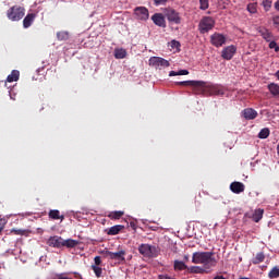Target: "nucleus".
Returning <instances> with one entry per match:
<instances>
[{
  "label": "nucleus",
  "mask_w": 279,
  "mask_h": 279,
  "mask_svg": "<svg viewBox=\"0 0 279 279\" xmlns=\"http://www.w3.org/2000/svg\"><path fill=\"white\" fill-rule=\"evenodd\" d=\"M178 86H192L196 95H206V93H211V95H223V88L218 85H210L204 81H182L177 83Z\"/></svg>",
  "instance_id": "f257e3e1"
},
{
  "label": "nucleus",
  "mask_w": 279,
  "mask_h": 279,
  "mask_svg": "<svg viewBox=\"0 0 279 279\" xmlns=\"http://www.w3.org/2000/svg\"><path fill=\"white\" fill-rule=\"evenodd\" d=\"M214 252H195L192 256V263L194 265H204L206 269L215 267L217 265V259H215Z\"/></svg>",
  "instance_id": "f03ea898"
},
{
  "label": "nucleus",
  "mask_w": 279,
  "mask_h": 279,
  "mask_svg": "<svg viewBox=\"0 0 279 279\" xmlns=\"http://www.w3.org/2000/svg\"><path fill=\"white\" fill-rule=\"evenodd\" d=\"M9 21H21L25 16V8L13 5L7 11Z\"/></svg>",
  "instance_id": "7ed1b4c3"
},
{
  "label": "nucleus",
  "mask_w": 279,
  "mask_h": 279,
  "mask_svg": "<svg viewBox=\"0 0 279 279\" xmlns=\"http://www.w3.org/2000/svg\"><path fill=\"white\" fill-rule=\"evenodd\" d=\"M215 28V19L210 16H205L201 20L198 24V29L202 34H208L210 29Z\"/></svg>",
  "instance_id": "20e7f679"
},
{
  "label": "nucleus",
  "mask_w": 279,
  "mask_h": 279,
  "mask_svg": "<svg viewBox=\"0 0 279 279\" xmlns=\"http://www.w3.org/2000/svg\"><path fill=\"white\" fill-rule=\"evenodd\" d=\"M105 258H110V260H118V263H125V250H120L118 252H110L108 250H104L101 252Z\"/></svg>",
  "instance_id": "39448f33"
},
{
  "label": "nucleus",
  "mask_w": 279,
  "mask_h": 279,
  "mask_svg": "<svg viewBox=\"0 0 279 279\" xmlns=\"http://www.w3.org/2000/svg\"><path fill=\"white\" fill-rule=\"evenodd\" d=\"M149 65L154 66V69H169V66H171V63H169L168 60H166L162 57H151L149 59Z\"/></svg>",
  "instance_id": "423d86ee"
},
{
  "label": "nucleus",
  "mask_w": 279,
  "mask_h": 279,
  "mask_svg": "<svg viewBox=\"0 0 279 279\" xmlns=\"http://www.w3.org/2000/svg\"><path fill=\"white\" fill-rule=\"evenodd\" d=\"M165 16L169 23H174V25H180L182 23V17L180 13L173 9H166Z\"/></svg>",
  "instance_id": "0eeeda50"
},
{
  "label": "nucleus",
  "mask_w": 279,
  "mask_h": 279,
  "mask_svg": "<svg viewBox=\"0 0 279 279\" xmlns=\"http://www.w3.org/2000/svg\"><path fill=\"white\" fill-rule=\"evenodd\" d=\"M210 43L214 47H223V44L226 43V36L220 33H215L210 36Z\"/></svg>",
  "instance_id": "6e6552de"
},
{
  "label": "nucleus",
  "mask_w": 279,
  "mask_h": 279,
  "mask_svg": "<svg viewBox=\"0 0 279 279\" xmlns=\"http://www.w3.org/2000/svg\"><path fill=\"white\" fill-rule=\"evenodd\" d=\"M134 14L140 21H147V19H149V10L145 7L135 8Z\"/></svg>",
  "instance_id": "1a4fd4ad"
},
{
  "label": "nucleus",
  "mask_w": 279,
  "mask_h": 279,
  "mask_svg": "<svg viewBox=\"0 0 279 279\" xmlns=\"http://www.w3.org/2000/svg\"><path fill=\"white\" fill-rule=\"evenodd\" d=\"M138 252L143 256H153L154 252H156V246L150 244H141L138 246Z\"/></svg>",
  "instance_id": "9d476101"
},
{
  "label": "nucleus",
  "mask_w": 279,
  "mask_h": 279,
  "mask_svg": "<svg viewBox=\"0 0 279 279\" xmlns=\"http://www.w3.org/2000/svg\"><path fill=\"white\" fill-rule=\"evenodd\" d=\"M62 243H63L62 236H58V235L50 236L47 241V245H49V247H57L58 250L62 247Z\"/></svg>",
  "instance_id": "9b49d317"
},
{
  "label": "nucleus",
  "mask_w": 279,
  "mask_h": 279,
  "mask_svg": "<svg viewBox=\"0 0 279 279\" xmlns=\"http://www.w3.org/2000/svg\"><path fill=\"white\" fill-rule=\"evenodd\" d=\"M234 53H236V47L234 45L228 46L222 50V58L223 60H232Z\"/></svg>",
  "instance_id": "f8f14e48"
},
{
  "label": "nucleus",
  "mask_w": 279,
  "mask_h": 279,
  "mask_svg": "<svg viewBox=\"0 0 279 279\" xmlns=\"http://www.w3.org/2000/svg\"><path fill=\"white\" fill-rule=\"evenodd\" d=\"M242 117H244L246 121H254V119L258 117V111L253 108H246L242 111Z\"/></svg>",
  "instance_id": "ddd939ff"
},
{
  "label": "nucleus",
  "mask_w": 279,
  "mask_h": 279,
  "mask_svg": "<svg viewBox=\"0 0 279 279\" xmlns=\"http://www.w3.org/2000/svg\"><path fill=\"white\" fill-rule=\"evenodd\" d=\"M151 21L157 27H167V22L165 21V15H162V13H155L151 16Z\"/></svg>",
  "instance_id": "4468645a"
},
{
  "label": "nucleus",
  "mask_w": 279,
  "mask_h": 279,
  "mask_svg": "<svg viewBox=\"0 0 279 279\" xmlns=\"http://www.w3.org/2000/svg\"><path fill=\"white\" fill-rule=\"evenodd\" d=\"M230 191L235 195H240V193H243L245 191V184L239 181H234L230 184Z\"/></svg>",
  "instance_id": "2eb2a0df"
},
{
  "label": "nucleus",
  "mask_w": 279,
  "mask_h": 279,
  "mask_svg": "<svg viewBox=\"0 0 279 279\" xmlns=\"http://www.w3.org/2000/svg\"><path fill=\"white\" fill-rule=\"evenodd\" d=\"M258 33L260 34L262 38L266 40V43H271V40H274V34L271 33V31L265 27H259Z\"/></svg>",
  "instance_id": "dca6fc26"
},
{
  "label": "nucleus",
  "mask_w": 279,
  "mask_h": 279,
  "mask_svg": "<svg viewBox=\"0 0 279 279\" xmlns=\"http://www.w3.org/2000/svg\"><path fill=\"white\" fill-rule=\"evenodd\" d=\"M34 21H36V13H28L23 20L24 29L32 27Z\"/></svg>",
  "instance_id": "f3484780"
},
{
  "label": "nucleus",
  "mask_w": 279,
  "mask_h": 279,
  "mask_svg": "<svg viewBox=\"0 0 279 279\" xmlns=\"http://www.w3.org/2000/svg\"><path fill=\"white\" fill-rule=\"evenodd\" d=\"M125 226L123 225H116L109 229L106 230L107 234L109 236H116V234H119V232H121V230H124Z\"/></svg>",
  "instance_id": "a211bd4d"
},
{
  "label": "nucleus",
  "mask_w": 279,
  "mask_h": 279,
  "mask_svg": "<svg viewBox=\"0 0 279 279\" xmlns=\"http://www.w3.org/2000/svg\"><path fill=\"white\" fill-rule=\"evenodd\" d=\"M263 215H265V209H263V208L255 209L252 215L253 221H255V223H258V221H260V219H263Z\"/></svg>",
  "instance_id": "6ab92c4d"
},
{
  "label": "nucleus",
  "mask_w": 279,
  "mask_h": 279,
  "mask_svg": "<svg viewBox=\"0 0 279 279\" xmlns=\"http://www.w3.org/2000/svg\"><path fill=\"white\" fill-rule=\"evenodd\" d=\"M78 244L80 242H77L76 240L68 239V240H63L62 247L73 248V247H77Z\"/></svg>",
  "instance_id": "aec40b11"
},
{
  "label": "nucleus",
  "mask_w": 279,
  "mask_h": 279,
  "mask_svg": "<svg viewBox=\"0 0 279 279\" xmlns=\"http://www.w3.org/2000/svg\"><path fill=\"white\" fill-rule=\"evenodd\" d=\"M269 93L274 96V97H278L279 95V85L276 83H270L267 86Z\"/></svg>",
  "instance_id": "412c9836"
},
{
  "label": "nucleus",
  "mask_w": 279,
  "mask_h": 279,
  "mask_svg": "<svg viewBox=\"0 0 279 279\" xmlns=\"http://www.w3.org/2000/svg\"><path fill=\"white\" fill-rule=\"evenodd\" d=\"M21 76V72L17 70H13L11 74L7 77V82L12 83V82H19V77Z\"/></svg>",
  "instance_id": "4be33fe9"
},
{
  "label": "nucleus",
  "mask_w": 279,
  "mask_h": 279,
  "mask_svg": "<svg viewBox=\"0 0 279 279\" xmlns=\"http://www.w3.org/2000/svg\"><path fill=\"white\" fill-rule=\"evenodd\" d=\"M265 262V253H257L256 256L252 259L253 265H260Z\"/></svg>",
  "instance_id": "5701e85b"
},
{
  "label": "nucleus",
  "mask_w": 279,
  "mask_h": 279,
  "mask_svg": "<svg viewBox=\"0 0 279 279\" xmlns=\"http://www.w3.org/2000/svg\"><path fill=\"white\" fill-rule=\"evenodd\" d=\"M48 215L50 219H61V221H64V216H60V210L58 209H51Z\"/></svg>",
  "instance_id": "b1692460"
},
{
  "label": "nucleus",
  "mask_w": 279,
  "mask_h": 279,
  "mask_svg": "<svg viewBox=\"0 0 279 279\" xmlns=\"http://www.w3.org/2000/svg\"><path fill=\"white\" fill-rule=\"evenodd\" d=\"M125 56H128V52L125 51V49H116L114 58L117 60H123V58H125Z\"/></svg>",
  "instance_id": "393cba45"
},
{
  "label": "nucleus",
  "mask_w": 279,
  "mask_h": 279,
  "mask_svg": "<svg viewBox=\"0 0 279 279\" xmlns=\"http://www.w3.org/2000/svg\"><path fill=\"white\" fill-rule=\"evenodd\" d=\"M187 266L186 264H184V262H180V260H174V270L175 271H184V269H186Z\"/></svg>",
  "instance_id": "a878e982"
},
{
  "label": "nucleus",
  "mask_w": 279,
  "mask_h": 279,
  "mask_svg": "<svg viewBox=\"0 0 279 279\" xmlns=\"http://www.w3.org/2000/svg\"><path fill=\"white\" fill-rule=\"evenodd\" d=\"M258 4L257 3H248L247 4V12H250V14H256L258 12Z\"/></svg>",
  "instance_id": "bb28decb"
},
{
  "label": "nucleus",
  "mask_w": 279,
  "mask_h": 279,
  "mask_svg": "<svg viewBox=\"0 0 279 279\" xmlns=\"http://www.w3.org/2000/svg\"><path fill=\"white\" fill-rule=\"evenodd\" d=\"M268 278L270 279H276L279 278V268L275 266L269 272H268Z\"/></svg>",
  "instance_id": "cd10ccee"
},
{
  "label": "nucleus",
  "mask_w": 279,
  "mask_h": 279,
  "mask_svg": "<svg viewBox=\"0 0 279 279\" xmlns=\"http://www.w3.org/2000/svg\"><path fill=\"white\" fill-rule=\"evenodd\" d=\"M123 215H125V213L123 211H111L108 217L109 219H121V217H123Z\"/></svg>",
  "instance_id": "c85d7f7f"
},
{
  "label": "nucleus",
  "mask_w": 279,
  "mask_h": 279,
  "mask_svg": "<svg viewBox=\"0 0 279 279\" xmlns=\"http://www.w3.org/2000/svg\"><path fill=\"white\" fill-rule=\"evenodd\" d=\"M177 75H189V70H180L178 72H175V71L169 72L170 77H175Z\"/></svg>",
  "instance_id": "c756f323"
},
{
  "label": "nucleus",
  "mask_w": 279,
  "mask_h": 279,
  "mask_svg": "<svg viewBox=\"0 0 279 279\" xmlns=\"http://www.w3.org/2000/svg\"><path fill=\"white\" fill-rule=\"evenodd\" d=\"M269 134H270V131L269 129L265 128V129H262L260 132L258 133V138H269Z\"/></svg>",
  "instance_id": "7c9ffc66"
},
{
  "label": "nucleus",
  "mask_w": 279,
  "mask_h": 279,
  "mask_svg": "<svg viewBox=\"0 0 279 279\" xmlns=\"http://www.w3.org/2000/svg\"><path fill=\"white\" fill-rule=\"evenodd\" d=\"M92 269L96 276V278H101V275L104 274V269L99 266H92Z\"/></svg>",
  "instance_id": "2f4dec72"
},
{
  "label": "nucleus",
  "mask_w": 279,
  "mask_h": 279,
  "mask_svg": "<svg viewBox=\"0 0 279 279\" xmlns=\"http://www.w3.org/2000/svg\"><path fill=\"white\" fill-rule=\"evenodd\" d=\"M11 234H15L17 236H23L25 234H27V230H23V229H12L11 230Z\"/></svg>",
  "instance_id": "473e14b6"
},
{
  "label": "nucleus",
  "mask_w": 279,
  "mask_h": 279,
  "mask_svg": "<svg viewBox=\"0 0 279 279\" xmlns=\"http://www.w3.org/2000/svg\"><path fill=\"white\" fill-rule=\"evenodd\" d=\"M58 40H69V33L66 32H58L57 33Z\"/></svg>",
  "instance_id": "72a5a7b5"
},
{
  "label": "nucleus",
  "mask_w": 279,
  "mask_h": 279,
  "mask_svg": "<svg viewBox=\"0 0 279 279\" xmlns=\"http://www.w3.org/2000/svg\"><path fill=\"white\" fill-rule=\"evenodd\" d=\"M271 0H263L262 5L266 12H269L271 10Z\"/></svg>",
  "instance_id": "f704fd0d"
},
{
  "label": "nucleus",
  "mask_w": 279,
  "mask_h": 279,
  "mask_svg": "<svg viewBox=\"0 0 279 279\" xmlns=\"http://www.w3.org/2000/svg\"><path fill=\"white\" fill-rule=\"evenodd\" d=\"M269 49H275L276 53H278L279 47H278V44L276 43V40L272 39L269 41Z\"/></svg>",
  "instance_id": "c9c22d12"
},
{
  "label": "nucleus",
  "mask_w": 279,
  "mask_h": 279,
  "mask_svg": "<svg viewBox=\"0 0 279 279\" xmlns=\"http://www.w3.org/2000/svg\"><path fill=\"white\" fill-rule=\"evenodd\" d=\"M199 4L201 10H208L209 8L208 0H199Z\"/></svg>",
  "instance_id": "e433bc0d"
},
{
  "label": "nucleus",
  "mask_w": 279,
  "mask_h": 279,
  "mask_svg": "<svg viewBox=\"0 0 279 279\" xmlns=\"http://www.w3.org/2000/svg\"><path fill=\"white\" fill-rule=\"evenodd\" d=\"M170 47H171V49H180V41H178L175 39L171 40Z\"/></svg>",
  "instance_id": "4c0bfd02"
},
{
  "label": "nucleus",
  "mask_w": 279,
  "mask_h": 279,
  "mask_svg": "<svg viewBox=\"0 0 279 279\" xmlns=\"http://www.w3.org/2000/svg\"><path fill=\"white\" fill-rule=\"evenodd\" d=\"M191 274H202V268H199L198 266H192L190 268Z\"/></svg>",
  "instance_id": "58836bf2"
},
{
  "label": "nucleus",
  "mask_w": 279,
  "mask_h": 279,
  "mask_svg": "<svg viewBox=\"0 0 279 279\" xmlns=\"http://www.w3.org/2000/svg\"><path fill=\"white\" fill-rule=\"evenodd\" d=\"M95 265H92V267H99V265H101V257L100 256H96L94 258Z\"/></svg>",
  "instance_id": "ea45409f"
},
{
  "label": "nucleus",
  "mask_w": 279,
  "mask_h": 279,
  "mask_svg": "<svg viewBox=\"0 0 279 279\" xmlns=\"http://www.w3.org/2000/svg\"><path fill=\"white\" fill-rule=\"evenodd\" d=\"M169 0H154L155 5H165Z\"/></svg>",
  "instance_id": "a19ab883"
},
{
  "label": "nucleus",
  "mask_w": 279,
  "mask_h": 279,
  "mask_svg": "<svg viewBox=\"0 0 279 279\" xmlns=\"http://www.w3.org/2000/svg\"><path fill=\"white\" fill-rule=\"evenodd\" d=\"M159 279H175V278L169 275H159Z\"/></svg>",
  "instance_id": "79ce46f5"
},
{
  "label": "nucleus",
  "mask_w": 279,
  "mask_h": 279,
  "mask_svg": "<svg viewBox=\"0 0 279 279\" xmlns=\"http://www.w3.org/2000/svg\"><path fill=\"white\" fill-rule=\"evenodd\" d=\"M272 23H274V25H279V16L278 15L272 17Z\"/></svg>",
  "instance_id": "37998d69"
},
{
  "label": "nucleus",
  "mask_w": 279,
  "mask_h": 279,
  "mask_svg": "<svg viewBox=\"0 0 279 279\" xmlns=\"http://www.w3.org/2000/svg\"><path fill=\"white\" fill-rule=\"evenodd\" d=\"M54 279H73V278L66 277V276H64V275H59V276H57Z\"/></svg>",
  "instance_id": "c03bdc74"
},
{
  "label": "nucleus",
  "mask_w": 279,
  "mask_h": 279,
  "mask_svg": "<svg viewBox=\"0 0 279 279\" xmlns=\"http://www.w3.org/2000/svg\"><path fill=\"white\" fill-rule=\"evenodd\" d=\"M3 226H5V220L0 219V228L3 230Z\"/></svg>",
  "instance_id": "a18cd8bd"
},
{
  "label": "nucleus",
  "mask_w": 279,
  "mask_h": 279,
  "mask_svg": "<svg viewBox=\"0 0 279 279\" xmlns=\"http://www.w3.org/2000/svg\"><path fill=\"white\" fill-rule=\"evenodd\" d=\"M276 77H277V80H279V70L276 72Z\"/></svg>",
  "instance_id": "49530a36"
},
{
  "label": "nucleus",
  "mask_w": 279,
  "mask_h": 279,
  "mask_svg": "<svg viewBox=\"0 0 279 279\" xmlns=\"http://www.w3.org/2000/svg\"><path fill=\"white\" fill-rule=\"evenodd\" d=\"M1 232H3V229H2V228H0V234H1Z\"/></svg>",
  "instance_id": "de8ad7c7"
}]
</instances>
